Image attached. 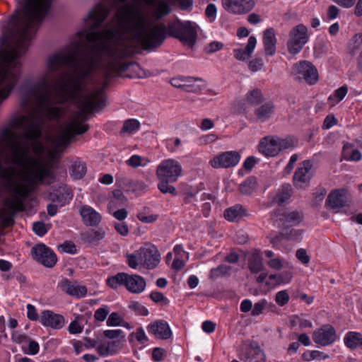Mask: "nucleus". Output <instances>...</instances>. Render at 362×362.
<instances>
[{
    "label": "nucleus",
    "mask_w": 362,
    "mask_h": 362,
    "mask_svg": "<svg viewBox=\"0 0 362 362\" xmlns=\"http://www.w3.org/2000/svg\"><path fill=\"white\" fill-rule=\"evenodd\" d=\"M52 0H20V8L11 17L10 25L40 27L51 6Z\"/></svg>",
    "instance_id": "nucleus-1"
},
{
    "label": "nucleus",
    "mask_w": 362,
    "mask_h": 362,
    "mask_svg": "<svg viewBox=\"0 0 362 362\" xmlns=\"http://www.w3.org/2000/svg\"><path fill=\"white\" fill-rule=\"evenodd\" d=\"M180 173L181 168L178 161L173 159L163 160L156 169V175L160 180L158 185L159 190L163 194H176L175 188L168 183L175 182Z\"/></svg>",
    "instance_id": "nucleus-2"
},
{
    "label": "nucleus",
    "mask_w": 362,
    "mask_h": 362,
    "mask_svg": "<svg viewBox=\"0 0 362 362\" xmlns=\"http://www.w3.org/2000/svg\"><path fill=\"white\" fill-rule=\"evenodd\" d=\"M106 282L112 288L116 289L119 286H124L128 291L136 294L142 293L146 286V282L144 277L138 274H128L124 272H119L107 278Z\"/></svg>",
    "instance_id": "nucleus-3"
},
{
    "label": "nucleus",
    "mask_w": 362,
    "mask_h": 362,
    "mask_svg": "<svg viewBox=\"0 0 362 362\" xmlns=\"http://www.w3.org/2000/svg\"><path fill=\"white\" fill-rule=\"evenodd\" d=\"M103 336L107 340L100 339L98 346V354L102 357L117 354L125 341V334L122 329L105 330L103 332Z\"/></svg>",
    "instance_id": "nucleus-4"
},
{
    "label": "nucleus",
    "mask_w": 362,
    "mask_h": 362,
    "mask_svg": "<svg viewBox=\"0 0 362 362\" xmlns=\"http://www.w3.org/2000/svg\"><path fill=\"white\" fill-rule=\"evenodd\" d=\"M289 37L287 42L289 53L292 54L299 53L308 40L306 26L299 24L293 27L289 33Z\"/></svg>",
    "instance_id": "nucleus-5"
},
{
    "label": "nucleus",
    "mask_w": 362,
    "mask_h": 362,
    "mask_svg": "<svg viewBox=\"0 0 362 362\" xmlns=\"http://www.w3.org/2000/svg\"><path fill=\"white\" fill-rule=\"evenodd\" d=\"M238 358L243 362H265L264 354L255 341H245L240 344Z\"/></svg>",
    "instance_id": "nucleus-6"
},
{
    "label": "nucleus",
    "mask_w": 362,
    "mask_h": 362,
    "mask_svg": "<svg viewBox=\"0 0 362 362\" xmlns=\"http://www.w3.org/2000/svg\"><path fill=\"white\" fill-rule=\"evenodd\" d=\"M204 81L199 77L182 76V100L193 102L205 88Z\"/></svg>",
    "instance_id": "nucleus-7"
},
{
    "label": "nucleus",
    "mask_w": 362,
    "mask_h": 362,
    "mask_svg": "<svg viewBox=\"0 0 362 362\" xmlns=\"http://www.w3.org/2000/svg\"><path fill=\"white\" fill-rule=\"evenodd\" d=\"M293 73L298 80L303 79L307 83L313 85L318 81V72L310 62L301 61L293 65Z\"/></svg>",
    "instance_id": "nucleus-8"
},
{
    "label": "nucleus",
    "mask_w": 362,
    "mask_h": 362,
    "mask_svg": "<svg viewBox=\"0 0 362 362\" xmlns=\"http://www.w3.org/2000/svg\"><path fill=\"white\" fill-rule=\"evenodd\" d=\"M30 254L33 259L48 268L53 267L57 261L55 253L42 243L32 247Z\"/></svg>",
    "instance_id": "nucleus-9"
},
{
    "label": "nucleus",
    "mask_w": 362,
    "mask_h": 362,
    "mask_svg": "<svg viewBox=\"0 0 362 362\" xmlns=\"http://www.w3.org/2000/svg\"><path fill=\"white\" fill-rule=\"evenodd\" d=\"M141 266L147 269L156 268L160 261V255L157 247L152 244H145L139 248Z\"/></svg>",
    "instance_id": "nucleus-10"
},
{
    "label": "nucleus",
    "mask_w": 362,
    "mask_h": 362,
    "mask_svg": "<svg viewBox=\"0 0 362 362\" xmlns=\"http://www.w3.org/2000/svg\"><path fill=\"white\" fill-rule=\"evenodd\" d=\"M351 194L347 189L332 190L327 196L325 206L330 209L342 208L350 201Z\"/></svg>",
    "instance_id": "nucleus-11"
},
{
    "label": "nucleus",
    "mask_w": 362,
    "mask_h": 362,
    "mask_svg": "<svg viewBox=\"0 0 362 362\" xmlns=\"http://www.w3.org/2000/svg\"><path fill=\"white\" fill-rule=\"evenodd\" d=\"M240 155L238 151H231L220 153L211 161V165L214 168H228L235 166L240 161Z\"/></svg>",
    "instance_id": "nucleus-12"
},
{
    "label": "nucleus",
    "mask_w": 362,
    "mask_h": 362,
    "mask_svg": "<svg viewBox=\"0 0 362 362\" xmlns=\"http://www.w3.org/2000/svg\"><path fill=\"white\" fill-rule=\"evenodd\" d=\"M313 339L316 344L325 346L333 344L337 336L334 327L327 324L313 332Z\"/></svg>",
    "instance_id": "nucleus-13"
},
{
    "label": "nucleus",
    "mask_w": 362,
    "mask_h": 362,
    "mask_svg": "<svg viewBox=\"0 0 362 362\" xmlns=\"http://www.w3.org/2000/svg\"><path fill=\"white\" fill-rule=\"evenodd\" d=\"M225 10L235 14H243L250 11L255 6L254 0H221Z\"/></svg>",
    "instance_id": "nucleus-14"
},
{
    "label": "nucleus",
    "mask_w": 362,
    "mask_h": 362,
    "mask_svg": "<svg viewBox=\"0 0 362 362\" xmlns=\"http://www.w3.org/2000/svg\"><path fill=\"white\" fill-rule=\"evenodd\" d=\"M57 288L67 295L78 298L84 297L87 293L86 286L78 285L76 281L67 278L62 279L58 283Z\"/></svg>",
    "instance_id": "nucleus-15"
},
{
    "label": "nucleus",
    "mask_w": 362,
    "mask_h": 362,
    "mask_svg": "<svg viewBox=\"0 0 362 362\" xmlns=\"http://www.w3.org/2000/svg\"><path fill=\"white\" fill-rule=\"evenodd\" d=\"M147 331L158 339L166 340L172 337L170 327L164 320H158L150 323L147 326Z\"/></svg>",
    "instance_id": "nucleus-16"
},
{
    "label": "nucleus",
    "mask_w": 362,
    "mask_h": 362,
    "mask_svg": "<svg viewBox=\"0 0 362 362\" xmlns=\"http://www.w3.org/2000/svg\"><path fill=\"white\" fill-rule=\"evenodd\" d=\"M199 26L192 21L182 22V45L192 49L197 39Z\"/></svg>",
    "instance_id": "nucleus-17"
},
{
    "label": "nucleus",
    "mask_w": 362,
    "mask_h": 362,
    "mask_svg": "<svg viewBox=\"0 0 362 362\" xmlns=\"http://www.w3.org/2000/svg\"><path fill=\"white\" fill-rule=\"evenodd\" d=\"M311 168L312 164L308 160H304L300 163V167L293 175V183L296 187L303 188L310 182L311 176L309 172Z\"/></svg>",
    "instance_id": "nucleus-18"
},
{
    "label": "nucleus",
    "mask_w": 362,
    "mask_h": 362,
    "mask_svg": "<svg viewBox=\"0 0 362 362\" xmlns=\"http://www.w3.org/2000/svg\"><path fill=\"white\" fill-rule=\"evenodd\" d=\"M151 8L155 21H158L170 13V8L166 0H144Z\"/></svg>",
    "instance_id": "nucleus-19"
},
{
    "label": "nucleus",
    "mask_w": 362,
    "mask_h": 362,
    "mask_svg": "<svg viewBox=\"0 0 362 362\" xmlns=\"http://www.w3.org/2000/svg\"><path fill=\"white\" fill-rule=\"evenodd\" d=\"M39 320L44 326L50 327L55 329H61L64 325V317L50 310L42 312Z\"/></svg>",
    "instance_id": "nucleus-20"
},
{
    "label": "nucleus",
    "mask_w": 362,
    "mask_h": 362,
    "mask_svg": "<svg viewBox=\"0 0 362 362\" xmlns=\"http://www.w3.org/2000/svg\"><path fill=\"white\" fill-rule=\"evenodd\" d=\"M259 151L266 156L274 157L279 153L276 136H266L261 139Z\"/></svg>",
    "instance_id": "nucleus-21"
},
{
    "label": "nucleus",
    "mask_w": 362,
    "mask_h": 362,
    "mask_svg": "<svg viewBox=\"0 0 362 362\" xmlns=\"http://www.w3.org/2000/svg\"><path fill=\"white\" fill-rule=\"evenodd\" d=\"M276 216L279 217L280 221L286 226H295L298 225L303 218V214L301 211H284L281 212L279 211Z\"/></svg>",
    "instance_id": "nucleus-22"
},
{
    "label": "nucleus",
    "mask_w": 362,
    "mask_h": 362,
    "mask_svg": "<svg viewBox=\"0 0 362 362\" xmlns=\"http://www.w3.org/2000/svg\"><path fill=\"white\" fill-rule=\"evenodd\" d=\"M80 214L83 222L89 226H97L101 221V216L92 207L84 205L81 208Z\"/></svg>",
    "instance_id": "nucleus-23"
},
{
    "label": "nucleus",
    "mask_w": 362,
    "mask_h": 362,
    "mask_svg": "<svg viewBox=\"0 0 362 362\" xmlns=\"http://www.w3.org/2000/svg\"><path fill=\"white\" fill-rule=\"evenodd\" d=\"M276 39L274 28H267L264 32L263 44L265 54L273 56L276 52Z\"/></svg>",
    "instance_id": "nucleus-24"
},
{
    "label": "nucleus",
    "mask_w": 362,
    "mask_h": 362,
    "mask_svg": "<svg viewBox=\"0 0 362 362\" xmlns=\"http://www.w3.org/2000/svg\"><path fill=\"white\" fill-rule=\"evenodd\" d=\"M275 106L271 101L266 102L255 110L256 119L259 122L269 120L274 113Z\"/></svg>",
    "instance_id": "nucleus-25"
},
{
    "label": "nucleus",
    "mask_w": 362,
    "mask_h": 362,
    "mask_svg": "<svg viewBox=\"0 0 362 362\" xmlns=\"http://www.w3.org/2000/svg\"><path fill=\"white\" fill-rule=\"evenodd\" d=\"M105 230L100 228L89 230L81 234V238L85 242L92 245H98L105 236Z\"/></svg>",
    "instance_id": "nucleus-26"
},
{
    "label": "nucleus",
    "mask_w": 362,
    "mask_h": 362,
    "mask_svg": "<svg viewBox=\"0 0 362 362\" xmlns=\"http://www.w3.org/2000/svg\"><path fill=\"white\" fill-rule=\"evenodd\" d=\"M257 44L255 37L250 36L248 39L247 44L245 48L238 49L234 50V57L236 59L240 61H245L248 59L253 52Z\"/></svg>",
    "instance_id": "nucleus-27"
},
{
    "label": "nucleus",
    "mask_w": 362,
    "mask_h": 362,
    "mask_svg": "<svg viewBox=\"0 0 362 362\" xmlns=\"http://www.w3.org/2000/svg\"><path fill=\"white\" fill-rule=\"evenodd\" d=\"M246 215L245 209L240 204H235L224 211V217L229 221H235Z\"/></svg>",
    "instance_id": "nucleus-28"
},
{
    "label": "nucleus",
    "mask_w": 362,
    "mask_h": 362,
    "mask_svg": "<svg viewBox=\"0 0 362 362\" xmlns=\"http://www.w3.org/2000/svg\"><path fill=\"white\" fill-rule=\"evenodd\" d=\"M291 193V186L288 184L283 185L276 192L275 197L273 198V202L281 206L290 199Z\"/></svg>",
    "instance_id": "nucleus-29"
},
{
    "label": "nucleus",
    "mask_w": 362,
    "mask_h": 362,
    "mask_svg": "<svg viewBox=\"0 0 362 362\" xmlns=\"http://www.w3.org/2000/svg\"><path fill=\"white\" fill-rule=\"evenodd\" d=\"M344 344L350 349H355L362 345V334L356 332H349L344 338Z\"/></svg>",
    "instance_id": "nucleus-30"
},
{
    "label": "nucleus",
    "mask_w": 362,
    "mask_h": 362,
    "mask_svg": "<svg viewBox=\"0 0 362 362\" xmlns=\"http://www.w3.org/2000/svg\"><path fill=\"white\" fill-rule=\"evenodd\" d=\"M342 157L345 160L356 162L361 159L362 155L358 149L353 148L352 146L346 145L343 148Z\"/></svg>",
    "instance_id": "nucleus-31"
},
{
    "label": "nucleus",
    "mask_w": 362,
    "mask_h": 362,
    "mask_svg": "<svg viewBox=\"0 0 362 362\" xmlns=\"http://www.w3.org/2000/svg\"><path fill=\"white\" fill-rule=\"evenodd\" d=\"M86 173V164L81 161H75L71 168V176L74 180H80Z\"/></svg>",
    "instance_id": "nucleus-32"
},
{
    "label": "nucleus",
    "mask_w": 362,
    "mask_h": 362,
    "mask_svg": "<svg viewBox=\"0 0 362 362\" xmlns=\"http://www.w3.org/2000/svg\"><path fill=\"white\" fill-rule=\"evenodd\" d=\"M257 184V180L255 177H249L240 185V191L243 194L249 195L255 189Z\"/></svg>",
    "instance_id": "nucleus-33"
},
{
    "label": "nucleus",
    "mask_w": 362,
    "mask_h": 362,
    "mask_svg": "<svg viewBox=\"0 0 362 362\" xmlns=\"http://www.w3.org/2000/svg\"><path fill=\"white\" fill-rule=\"evenodd\" d=\"M199 189L197 186L185 185L182 186V196L186 203H190L195 200V195L199 192Z\"/></svg>",
    "instance_id": "nucleus-34"
},
{
    "label": "nucleus",
    "mask_w": 362,
    "mask_h": 362,
    "mask_svg": "<svg viewBox=\"0 0 362 362\" xmlns=\"http://www.w3.org/2000/svg\"><path fill=\"white\" fill-rule=\"evenodd\" d=\"M247 102L251 105H258L263 100L262 94L259 89H253L246 95Z\"/></svg>",
    "instance_id": "nucleus-35"
},
{
    "label": "nucleus",
    "mask_w": 362,
    "mask_h": 362,
    "mask_svg": "<svg viewBox=\"0 0 362 362\" xmlns=\"http://www.w3.org/2000/svg\"><path fill=\"white\" fill-rule=\"evenodd\" d=\"M249 268L252 273L257 274L262 270V258L258 255H253L249 260Z\"/></svg>",
    "instance_id": "nucleus-36"
},
{
    "label": "nucleus",
    "mask_w": 362,
    "mask_h": 362,
    "mask_svg": "<svg viewBox=\"0 0 362 362\" xmlns=\"http://www.w3.org/2000/svg\"><path fill=\"white\" fill-rule=\"evenodd\" d=\"M231 269V267L225 264H221L216 268H213L210 271L209 278L216 279L220 276L227 274Z\"/></svg>",
    "instance_id": "nucleus-37"
},
{
    "label": "nucleus",
    "mask_w": 362,
    "mask_h": 362,
    "mask_svg": "<svg viewBox=\"0 0 362 362\" xmlns=\"http://www.w3.org/2000/svg\"><path fill=\"white\" fill-rule=\"evenodd\" d=\"M276 141L279 147V151L283 149L294 148L297 146L298 140L293 138L281 139L276 136Z\"/></svg>",
    "instance_id": "nucleus-38"
},
{
    "label": "nucleus",
    "mask_w": 362,
    "mask_h": 362,
    "mask_svg": "<svg viewBox=\"0 0 362 362\" xmlns=\"http://www.w3.org/2000/svg\"><path fill=\"white\" fill-rule=\"evenodd\" d=\"M140 252L139 249L136 250L132 254H127L126 255L127 264L129 267L132 269H136L139 265H141V258H140Z\"/></svg>",
    "instance_id": "nucleus-39"
},
{
    "label": "nucleus",
    "mask_w": 362,
    "mask_h": 362,
    "mask_svg": "<svg viewBox=\"0 0 362 362\" xmlns=\"http://www.w3.org/2000/svg\"><path fill=\"white\" fill-rule=\"evenodd\" d=\"M139 126L140 124L136 119H127L124 122L120 132L132 133L139 129Z\"/></svg>",
    "instance_id": "nucleus-40"
},
{
    "label": "nucleus",
    "mask_w": 362,
    "mask_h": 362,
    "mask_svg": "<svg viewBox=\"0 0 362 362\" xmlns=\"http://www.w3.org/2000/svg\"><path fill=\"white\" fill-rule=\"evenodd\" d=\"M149 297L154 303L161 305H167L169 303L168 298L159 291H152Z\"/></svg>",
    "instance_id": "nucleus-41"
},
{
    "label": "nucleus",
    "mask_w": 362,
    "mask_h": 362,
    "mask_svg": "<svg viewBox=\"0 0 362 362\" xmlns=\"http://www.w3.org/2000/svg\"><path fill=\"white\" fill-rule=\"evenodd\" d=\"M66 197L64 199L60 197V196L56 193L50 194V199L54 202H58L59 204V206H63L66 204V199L68 200H71L72 199V193L69 189L66 190Z\"/></svg>",
    "instance_id": "nucleus-42"
},
{
    "label": "nucleus",
    "mask_w": 362,
    "mask_h": 362,
    "mask_svg": "<svg viewBox=\"0 0 362 362\" xmlns=\"http://www.w3.org/2000/svg\"><path fill=\"white\" fill-rule=\"evenodd\" d=\"M83 317L81 315H78L76 317L75 320L72 321L68 328L69 333L76 334L82 332L83 326H81L78 321L82 320Z\"/></svg>",
    "instance_id": "nucleus-43"
},
{
    "label": "nucleus",
    "mask_w": 362,
    "mask_h": 362,
    "mask_svg": "<svg viewBox=\"0 0 362 362\" xmlns=\"http://www.w3.org/2000/svg\"><path fill=\"white\" fill-rule=\"evenodd\" d=\"M127 202V199L123 194L122 192L119 189H116L113 192V197L111 199L110 204L111 206H115L118 204H124Z\"/></svg>",
    "instance_id": "nucleus-44"
},
{
    "label": "nucleus",
    "mask_w": 362,
    "mask_h": 362,
    "mask_svg": "<svg viewBox=\"0 0 362 362\" xmlns=\"http://www.w3.org/2000/svg\"><path fill=\"white\" fill-rule=\"evenodd\" d=\"M110 313L109 308L107 305H103L97 309L94 313V318L99 322H103Z\"/></svg>",
    "instance_id": "nucleus-45"
},
{
    "label": "nucleus",
    "mask_w": 362,
    "mask_h": 362,
    "mask_svg": "<svg viewBox=\"0 0 362 362\" xmlns=\"http://www.w3.org/2000/svg\"><path fill=\"white\" fill-rule=\"evenodd\" d=\"M223 47V44L222 42L213 41L204 47V51L205 53L210 54L221 50Z\"/></svg>",
    "instance_id": "nucleus-46"
},
{
    "label": "nucleus",
    "mask_w": 362,
    "mask_h": 362,
    "mask_svg": "<svg viewBox=\"0 0 362 362\" xmlns=\"http://www.w3.org/2000/svg\"><path fill=\"white\" fill-rule=\"evenodd\" d=\"M174 252L175 257L173 259L171 267L176 271H179L181 269V260L180 259V255L181 253V245H176L174 247Z\"/></svg>",
    "instance_id": "nucleus-47"
},
{
    "label": "nucleus",
    "mask_w": 362,
    "mask_h": 362,
    "mask_svg": "<svg viewBox=\"0 0 362 362\" xmlns=\"http://www.w3.org/2000/svg\"><path fill=\"white\" fill-rule=\"evenodd\" d=\"M289 295L286 291H279L275 296V301L279 306H284L288 303Z\"/></svg>",
    "instance_id": "nucleus-48"
},
{
    "label": "nucleus",
    "mask_w": 362,
    "mask_h": 362,
    "mask_svg": "<svg viewBox=\"0 0 362 362\" xmlns=\"http://www.w3.org/2000/svg\"><path fill=\"white\" fill-rule=\"evenodd\" d=\"M33 230L38 236H43L47 232V228L43 222L37 221L33 224Z\"/></svg>",
    "instance_id": "nucleus-49"
},
{
    "label": "nucleus",
    "mask_w": 362,
    "mask_h": 362,
    "mask_svg": "<svg viewBox=\"0 0 362 362\" xmlns=\"http://www.w3.org/2000/svg\"><path fill=\"white\" fill-rule=\"evenodd\" d=\"M329 358V355L317 350L312 351L309 353V358H305V360L310 361L312 360H321L327 359Z\"/></svg>",
    "instance_id": "nucleus-50"
},
{
    "label": "nucleus",
    "mask_w": 362,
    "mask_h": 362,
    "mask_svg": "<svg viewBox=\"0 0 362 362\" xmlns=\"http://www.w3.org/2000/svg\"><path fill=\"white\" fill-rule=\"evenodd\" d=\"M214 197L211 194L204 193L202 195L201 200L205 202L203 204V211L205 216H208V212L210 211L211 204L209 202H206V200H214Z\"/></svg>",
    "instance_id": "nucleus-51"
},
{
    "label": "nucleus",
    "mask_w": 362,
    "mask_h": 362,
    "mask_svg": "<svg viewBox=\"0 0 362 362\" xmlns=\"http://www.w3.org/2000/svg\"><path fill=\"white\" fill-rule=\"evenodd\" d=\"M122 322V318L117 313H112L107 320V326H118Z\"/></svg>",
    "instance_id": "nucleus-52"
},
{
    "label": "nucleus",
    "mask_w": 362,
    "mask_h": 362,
    "mask_svg": "<svg viewBox=\"0 0 362 362\" xmlns=\"http://www.w3.org/2000/svg\"><path fill=\"white\" fill-rule=\"evenodd\" d=\"M266 303L267 301L265 300H262V301L255 303L253 308H252L251 315L252 316H258L262 313L265 308Z\"/></svg>",
    "instance_id": "nucleus-53"
},
{
    "label": "nucleus",
    "mask_w": 362,
    "mask_h": 362,
    "mask_svg": "<svg viewBox=\"0 0 362 362\" xmlns=\"http://www.w3.org/2000/svg\"><path fill=\"white\" fill-rule=\"evenodd\" d=\"M83 340V346L86 349L95 348L96 351H98V346L100 344V338L98 337L97 339H91L89 337H84Z\"/></svg>",
    "instance_id": "nucleus-54"
},
{
    "label": "nucleus",
    "mask_w": 362,
    "mask_h": 362,
    "mask_svg": "<svg viewBox=\"0 0 362 362\" xmlns=\"http://www.w3.org/2000/svg\"><path fill=\"white\" fill-rule=\"evenodd\" d=\"M264 65L263 60L261 58H255L250 61L248 66L249 69L252 71L255 72L260 70Z\"/></svg>",
    "instance_id": "nucleus-55"
},
{
    "label": "nucleus",
    "mask_w": 362,
    "mask_h": 362,
    "mask_svg": "<svg viewBox=\"0 0 362 362\" xmlns=\"http://www.w3.org/2000/svg\"><path fill=\"white\" fill-rule=\"evenodd\" d=\"M129 308L136 311L141 315L146 316L148 314V309L137 302L132 303Z\"/></svg>",
    "instance_id": "nucleus-56"
},
{
    "label": "nucleus",
    "mask_w": 362,
    "mask_h": 362,
    "mask_svg": "<svg viewBox=\"0 0 362 362\" xmlns=\"http://www.w3.org/2000/svg\"><path fill=\"white\" fill-rule=\"evenodd\" d=\"M142 158L139 155L132 156L127 161L126 163L134 168L141 165Z\"/></svg>",
    "instance_id": "nucleus-57"
},
{
    "label": "nucleus",
    "mask_w": 362,
    "mask_h": 362,
    "mask_svg": "<svg viewBox=\"0 0 362 362\" xmlns=\"http://www.w3.org/2000/svg\"><path fill=\"white\" fill-rule=\"evenodd\" d=\"M137 218L139 221H141L143 223H153L156 221L158 218L157 215L151 214L148 216H146L144 212H139L137 214Z\"/></svg>",
    "instance_id": "nucleus-58"
},
{
    "label": "nucleus",
    "mask_w": 362,
    "mask_h": 362,
    "mask_svg": "<svg viewBox=\"0 0 362 362\" xmlns=\"http://www.w3.org/2000/svg\"><path fill=\"white\" fill-rule=\"evenodd\" d=\"M296 256L303 264H306L310 262V257L307 255L306 250L303 248L296 251Z\"/></svg>",
    "instance_id": "nucleus-59"
},
{
    "label": "nucleus",
    "mask_w": 362,
    "mask_h": 362,
    "mask_svg": "<svg viewBox=\"0 0 362 362\" xmlns=\"http://www.w3.org/2000/svg\"><path fill=\"white\" fill-rule=\"evenodd\" d=\"M339 13V9L334 5H331L327 11V17L328 20H333L337 18Z\"/></svg>",
    "instance_id": "nucleus-60"
},
{
    "label": "nucleus",
    "mask_w": 362,
    "mask_h": 362,
    "mask_svg": "<svg viewBox=\"0 0 362 362\" xmlns=\"http://www.w3.org/2000/svg\"><path fill=\"white\" fill-rule=\"evenodd\" d=\"M27 316L30 320H37L39 319L38 315L34 305L31 304L27 305Z\"/></svg>",
    "instance_id": "nucleus-61"
},
{
    "label": "nucleus",
    "mask_w": 362,
    "mask_h": 362,
    "mask_svg": "<svg viewBox=\"0 0 362 362\" xmlns=\"http://www.w3.org/2000/svg\"><path fill=\"white\" fill-rule=\"evenodd\" d=\"M165 354V350L162 348L156 347L153 349L152 358L154 361H160L162 360Z\"/></svg>",
    "instance_id": "nucleus-62"
},
{
    "label": "nucleus",
    "mask_w": 362,
    "mask_h": 362,
    "mask_svg": "<svg viewBox=\"0 0 362 362\" xmlns=\"http://www.w3.org/2000/svg\"><path fill=\"white\" fill-rule=\"evenodd\" d=\"M214 127V122L213 120L209 118H205L202 120L199 125V128L202 131H206L212 129Z\"/></svg>",
    "instance_id": "nucleus-63"
},
{
    "label": "nucleus",
    "mask_w": 362,
    "mask_h": 362,
    "mask_svg": "<svg viewBox=\"0 0 362 362\" xmlns=\"http://www.w3.org/2000/svg\"><path fill=\"white\" fill-rule=\"evenodd\" d=\"M216 324L212 321L206 320L202 323V328L206 333L210 334L215 330Z\"/></svg>",
    "instance_id": "nucleus-64"
}]
</instances>
